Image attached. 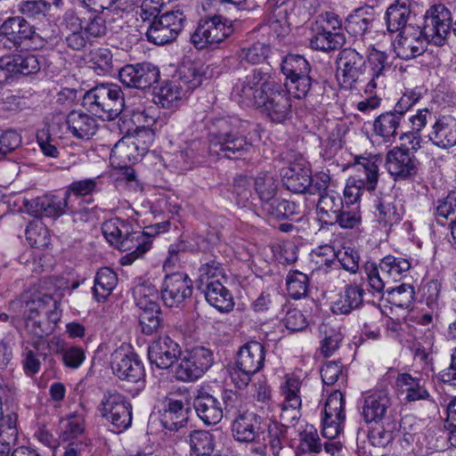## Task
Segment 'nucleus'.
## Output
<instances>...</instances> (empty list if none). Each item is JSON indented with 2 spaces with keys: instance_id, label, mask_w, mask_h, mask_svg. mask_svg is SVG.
I'll use <instances>...</instances> for the list:
<instances>
[{
  "instance_id": "nucleus-15",
  "label": "nucleus",
  "mask_w": 456,
  "mask_h": 456,
  "mask_svg": "<svg viewBox=\"0 0 456 456\" xmlns=\"http://www.w3.org/2000/svg\"><path fill=\"white\" fill-rule=\"evenodd\" d=\"M345 421V397L339 390H335L328 396L322 412V436L334 440L343 432Z\"/></svg>"
},
{
  "instance_id": "nucleus-20",
  "label": "nucleus",
  "mask_w": 456,
  "mask_h": 456,
  "mask_svg": "<svg viewBox=\"0 0 456 456\" xmlns=\"http://www.w3.org/2000/svg\"><path fill=\"white\" fill-rule=\"evenodd\" d=\"M111 368L118 378L131 383L142 381L144 368L136 354L118 349L111 354Z\"/></svg>"
},
{
  "instance_id": "nucleus-3",
  "label": "nucleus",
  "mask_w": 456,
  "mask_h": 456,
  "mask_svg": "<svg viewBox=\"0 0 456 456\" xmlns=\"http://www.w3.org/2000/svg\"><path fill=\"white\" fill-rule=\"evenodd\" d=\"M82 104L92 115L113 120L124 110V94L117 84H101L85 94Z\"/></svg>"
},
{
  "instance_id": "nucleus-62",
  "label": "nucleus",
  "mask_w": 456,
  "mask_h": 456,
  "mask_svg": "<svg viewBox=\"0 0 456 456\" xmlns=\"http://www.w3.org/2000/svg\"><path fill=\"white\" fill-rule=\"evenodd\" d=\"M286 284L289 296L297 299L306 295L309 281L306 274L299 271H292L287 276Z\"/></svg>"
},
{
  "instance_id": "nucleus-43",
  "label": "nucleus",
  "mask_w": 456,
  "mask_h": 456,
  "mask_svg": "<svg viewBox=\"0 0 456 456\" xmlns=\"http://www.w3.org/2000/svg\"><path fill=\"white\" fill-rule=\"evenodd\" d=\"M86 410L82 403L78 409L70 413L61 422V437L69 440L77 437L85 430V416Z\"/></svg>"
},
{
  "instance_id": "nucleus-47",
  "label": "nucleus",
  "mask_w": 456,
  "mask_h": 456,
  "mask_svg": "<svg viewBox=\"0 0 456 456\" xmlns=\"http://www.w3.org/2000/svg\"><path fill=\"white\" fill-rule=\"evenodd\" d=\"M100 185V176L74 181L69 185L65 195L70 205H74V199L77 200L99 191Z\"/></svg>"
},
{
  "instance_id": "nucleus-18",
  "label": "nucleus",
  "mask_w": 456,
  "mask_h": 456,
  "mask_svg": "<svg viewBox=\"0 0 456 456\" xmlns=\"http://www.w3.org/2000/svg\"><path fill=\"white\" fill-rule=\"evenodd\" d=\"M118 77L125 86L144 90L159 80V70L149 62L126 64L119 69Z\"/></svg>"
},
{
  "instance_id": "nucleus-51",
  "label": "nucleus",
  "mask_w": 456,
  "mask_h": 456,
  "mask_svg": "<svg viewBox=\"0 0 456 456\" xmlns=\"http://www.w3.org/2000/svg\"><path fill=\"white\" fill-rule=\"evenodd\" d=\"M373 21L372 15L365 13L362 9H357L348 15L345 28L349 34L362 37L372 27Z\"/></svg>"
},
{
  "instance_id": "nucleus-56",
  "label": "nucleus",
  "mask_w": 456,
  "mask_h": 456,
  "mask_svg": "<svg viewBox=\"0 0 456 456\" xmlns=\"http://www.w3.org/2000/svg\"><path fill=\"white\" fill-rule=\"evenodd\" d=\"M191 450L197 455H209L214 451L213 435L204 430H195L188 439Z\"/></svg>"
},
{
  "instance_id": "nucleus-50",
  "label": "nucleus",
  "mask_w": 456,
  "mask_h": 456,
  "mask_svg": "<svg viewBox=\"0 0 456 456\" xmlns=\"http://www.w3.org/2000/svg\"><path fill=\"white\" fill-rule=\"evenodd\" d=\"M302 380L295 374H287L280 386L281 403L288 404L302 403L300 388Z\"/></svg>"
},
{
  "instance_id": "nucleus-22",
  "label": "nucleus",
  "mask_w": 456,
  "mask_h": 456,
  "mask_svg": "<svg viewBox=\"0 0 456 456\" xmlns=\"http://www.w3.org/2000/svg\"><path fill=\"white\" fill-rule=\"evenodd\" d=\"M28 213L36 216L59 217L65 213V208L77 212L74 205H70L67 197L60 198L55 195H45L27 201Z\"/></svg>"
},
{
  "instance_id": "nucleus-34",
  "label": "nucleus",
  "mask_w": 456,
  "mask_h": 456,
  "mask_svg": "<svg viewBox=\"0 0 456 456\" xmlns=\"http://www.w3.org/2000/svg\"><path fill=\"white\" fill-rule=\"evenodd\" d=\"M265 358L264 346L260 342L250 341L240 348L236 364L257 373L264 366Z\"/></svg>"
},
{
  "instance_id": "nucleus-57",
  "label": "nucleus",
  "mask_w": 456,
  "mask_h": 456,
  "mask_svg": "<svg viewBox=\"0 0 456 456\" xmlns=\"http://www.w3.org/2000/svg\"><path fill=\"white\" fill-rule=\"evenodd\" d=\"M180 82L183 91H192L199 87L203 80V74L194 63H184L179 69Z\"/></svg>"
},
{
  "instance_id": "nucleus-26",
  "label": "nucleus",
  "mask_w": 456,
  "mask_h": 456,
  "mask_svg": "<svg viewBox=\"0 0 456 456\" xmlns=\"http://www.w3.org/2000/svg\"><path fill=\"white\" fill-rule=\"evenodd\" d=\"M394 51L397 57L410 60L419 56L425 49V40L418 28L408 26L398 35L393 43Z\"/></svg>"
},
{
  "instance_id": "nucleus-31",
  "label": "nucleus",
  "mask_w": 456,
  "mask_h": 456,
  "mask_svg": "<svg viewBox=\"0 0 456 456\" xmlns=\"http://www.w3.org/2000/svg\"><path fill=\"white\" fill-rule=\"evenodd\" d=\"M404 118L394 110L378 116L373 122V133L385 142H394L403 134L399 133Z\"/></svg>"
},
{
  "instance_id": "nucleus-55",
  "label": "nucleus",
  "mask_w": 456,
  "mask_h": 456,
  "mask_svg": "<svg viewBox=\"0 0 456 456\" xmlns=\"http://www.w3.org/2000/svg\"><path fill=\"white\" fill-rule=\"evenodd\" d=\"M26 239L34 248H45L50 244L51 236L42 221L34 220L26 228Z\"/></svg>"
},
{
  "instance_id": "nucleus-64",
  "label": "nucleus",
  "mask_w": 456,
  "mask_h": 456,
  "mask_svg": "<svg viewBox=\"0 0 456 456\" xmlns=\"http://www.w3.org/2000/svg\"><path fill=\"white\" fill-rule=\"evenodd\" d=\"M288 94H292L297 99L305 98L309 93L312 86V78L309 74H305L291 78L285 79L284 84H281Z\"/></svg>"
},
{
  "instance_id": "nucleus-21",
  "label": "nucleus",
  "mask_w": 456,
  "mask_h": 456,
  "mask_svg": "<svg viewBox=\"0 0 456 456\" xmlns=\"http://www.w3.org/2000/svg\"><path fill=\"white\" fill-rule=\"evenodd\" d=\"M386 168L395 179H406L418 172V160L407 148L395 147L386 158Z\"/></svg>"
},
{
  "instance_id": "nucleus-5",
  "label": "nucleus",
  "mask_w": 456,
  "mask_h": 456,
  "mask_svg": "<svg viewBox=\"0 0 456 456\" xmlns=\"http://www.w3.org/2000/svg\"><path fill=\"white\" fill-rule=\"evenodd\" d=\"M381 162L382 159L379 155L356 157L354 167L358 175L347 180L344 190V197L347 204L355 203L364 190L371 191L376 189Z\"/></svg>"
},
{
  "instance_id": "nucleus-41",
  "label": "nucleus",
  "mask_w": 456,
  "mask_h": 456,
  "mask_svg": "<svg viewBox=\"0 0 456 456\" xmlns=\"http://www.w3.org/2000/svg\"><path fill=\"white\" fill-rule=\"evenodd\" d=\"M432 112L428 108L419 109L415 114L409 118L411 124V131L404 133L400 136V140L407 137H411V149L417 151L420 148V132L427 126L428 121L431 119Z\"/></svg>"
},
{
  "instance_id": "nucleus-4",
  "label": "nucleus",
  "mask_w": 456,
  "mask_h": 456,
  "mask_svg": "<svg viewBox=\"0 0 456 456\" xmlns=\"http://www.w3.org/2000/svg\"><path fill=\"white\" fill-rule=\"evenodd\" d=\"M24 315L27 330L37 338H43L48 333L41 316L45 315L53 324L61 318L57 300L50 294L42 292L34 293L26 300Z\"/></svg>"
},
{
  "instance_id": "nucleus-12",
  "label": "nucleus",
  "mask_w": 456,
  "mask_h": 456,
  "mask_svg": "<svg viewBox=\"0 0 456 456\" xmlns=\"http://www.w3.org/2000/svg\"><path fill=\"white\" fill-rule=\"evenodd\" d=\"M365 60L352 48L343 49L338 57L337 80L344 89H354L366 77Z\"/></svg>"
},
{
  "instance_id": "nucleus-27",
  "label": "nucleus",
  "mask_w": 456,
  "mask_h": 456,
  "mask_svg": "<svg viewBox=\"0 0 456 456\" xmlns=\"http://www.w3.org/2000/svg\"><path fill=\"white\" fill-rule=\"evenodd\" d=\"M362 281V279L361 280ZM365 289L362 281H353L346 284L335 300L331 302V312L335 314H348L363 303Z\"/></svg>"
},
{
  "instance_id": "nucleus-61",
  "label": "nucleus",
  "mask_w": 456,
  "mask_h": 456,
  "mask_svg": "<svg viewBox=\"0 0 456 456\" xmlns=\"http://www.w3.org/2000/svg\"><path fill=\"white\" fill-rule=\"evenodd\" d=\"M51 4L45 0H22L17 4V11L28 19H40L50 11Z\"/></svg>"
},
{
  "instance_id": "nucleus-23",
  "label": "nucleus",
  "mask_w": 456,
  "mask_h": 456,
  "mask_svg": "<svg viewBox=\"0 0 456 456\" xmlns=\"http://www.w3.org/2000/svg\"><path fill=\"white\" fill-rule=\"evenodd\" d=\"M362 416L366 423L381 421L391 406V398L386 389H373L363 394Z\"/></svg>"
},
{
  "instance_id": "nucleus-8",
  "label": "nucleus",
  "mask_w": 456,
  "mask_h": 456,
  "mask_svg": "<svg viewBox=\"0 0 456 456\" xmlns=\"http://www.w3.org/2000/svg\"><path fill=\"white\" fill-rule=\"evenodd\" d=\"M272 79L271 75L261 69H254L234 82L231 96L241 106L257 107L266 90L265 85Z\"/></svg>"
},
{
  "instance_id": "nucleus-59",
  "label": "nucleus",
  "mask_w": 456,
  "mask_h": 456,
  "mask_svg": "<svg viewBox=\"0 0 456 456\" xmlns=\"http://www.w3.org/2000/svg\"><path fill=\"white\" fill-rule=\"evenodd\" d=\"M387 301L401 308H407L414 299L415 291L412 286L409 284H401L395 288L388 289Z\"/></svg>"
},
{
  "instance_id": "nucleus-45",
  "label": "nucleus",
  "mask_w": 456,
  "mask_h": 456,
  "mask_svg": "<svg viewBox=\"0 0 456 456\" xmlns=\"http://www.w3.org/2000/svg\"><path fill=\"white\" fill-rule=\"evenodd\" d=\"M187 405L180 399H168V405L164 413V426L168 429H177L187 419Z\"/></svg>"
},
{
  "instance_id": "nucleus-6",
  "label": "nucleus",
  "mask_w": 456,
  "mask_h": 456,
  "mask_svg": "<svg viewBox=\"0 0 456 456\" xmlns=\"http://www.w3.org/2000/svg\"><path fill=\"white\" fill-rule=\"evenodd\" d=\"M233 32L232 23L221 15L201 19L191 35V42L197 49L216 48Z\"/></svg>"
},
{
  "instance_id": "nucleus-7",
  "label": "nucleus",
  "mask_w": 456,
  "mask_h": 456,
  "mask_svg": "<svg viewBox=\"0 0 456 456\" xmlns=\"http://www.w3.org/2000/svg\"><path fill=\"white\" fill-rule=\"evenodd\" d=\"M268 420L263 419L252 411H243L239 414L232 424V436L240 443H265L264 447L256 449V452L263 456L267 454L269 450L267 438Z\"/></svg>"
},
{
  "instance_id": "nucleus-9",
  "label": "nucleus",
  "mask_w": 456,
  "mask_h": 456,
  "mask_svg": "<svg viewBox=\"0 0 456 456\" xmlns=\"http://www.w3.org/2000/svg\"><path fill=\"white\" fill-rule=\"evenodd\" d=\"M213 363L212 352L203 346H196L180 353L174 369L176 379L191 382L200 378Z\"/></svg>"
},
{
  "instance_id": "nucleus-17",
  "label": "nucleus",
  "mask_w": 456,
  "mask_h": 456,
  "mask_svg": "<svg viewBox=\"0 0 456 456\" xmlns=\"http://www.w3.org/2000/svg\"><path fill=\"white\" fill-rule=\"evenodd\" d=\"M192 295V281L186 273L167 274L161 287V298L167 307H179Z\"/></svg>"
},
{
  "instance_id": "nucleus-33",
  "label": "nucleus",
  "mask_w": 456,
  "mask_h": 456,
  "mask_svg": "<svg viewBox=\"0 0 456 456\" xmlns=\"http://www.w3.org/2000/svg\"><path fill=\"white\" fill-rule=\"evenodd\" d=\"M425 383L423 379L409 373L399 374L395 381L399 394L404 395L407 402L428 400L430 397Z\"/></svg>"
},
{
  "instance_id": "nucleus-39",
  "label": "nucleus",
  "mask_w": 456,
  "mask_h": 456,
  "mask_svg": "<svg viewBox=\"0 0 456 456\" xmlns=\"http://www.w3.org/2000/svg\"><path fill=\"white\" fill-rule=\"evenodd\" d=\"M185 95L182 85L174 81L163 83L158 89H155L154 101L161 104L163 108H176Z\"/></svg>"
},
{
  "instance_id": "nucleus-32",
  "label": "nucleus",
  "mask_w": 456,
  "mask_h": 456,
  "mask_svg": "<svg viewBox=\"0 0 456 456\" xmlns=\"http://www.w3.org/2000/svg\"><path fill=\"white\" fill-rule=\"evenodd\" d=\"M69 132L78 140L87 141L94 136L98 131L99 124L92 116L73 110L66 118Z\"/></svg>"
},
{
  "instance_id": "nucleus-19",
  "label": "nucleus",
  "mask_w": 456,
  "mask_h": 456,
  "mask_svg": "<svg viewBox=\"0 0 456 456\" xmlns=\"http://www.w3.org/2000/svg\"><path fill=\"white\" fill-rule=\"evenodd\" d=\"M281 176L283 184L294 193L307 192L314 181L308 164L302 157L283 167L281 169Z\"/></svg>"
},
{
  "instance_id": "nucleus-44",
  "label": "nucleus",
  "mask_w": 456,
  "mask_h": 456,
  "mask_svg": "<svg viewBox=\"0 0 456 456\" xmlns=\"http://www.w3.org/2000/svg\"><path fill=\"white\" fill-rule=\"evenodd\" d=\"M262 209L274 219L291 218L299 213V207L296 203L275 197L263 204Z\"/></svg>"
},
{
  "instance_id": "nucleus-36",
  "label": "nucleus",
  "mask_w": 456,
  "mask_h": 456,
  "mask_svg": "<svg viewBox=\"0 0 456 456\" xmlns=\"http://www.w3.org/2000/svg\"><path fill=\"white\" fill-rule=\"evenodd\" d=\"M0 34L18 45L27 39H32L36 32L24 18L15 16L4 20L0 27Z\"/></svg>"
},
{
  "instance_id": "nucleus-52",
  "label": "nucleus",
  "mask_w": 456,
  "mask_h": 456,
  "mask_svg": "<svg viewBox=\"0 0 456 456\" xmlns=\"http://www.w3.org/2000/svg\"><path fill=\"white\" fill-rule=\"evenodd\" d=\"M281 69L285 76V79L291 78L297 76L310 74L311 67L309 62L301 55L289 54L287 55L281 64Z\"/></svg>"
},
{
  "instance_id": "nucleus-58",
  "label": "nucleus",
  "mask_w": 456,
  "mask_h": 456,
  "mask_svg": "<svg viewBox=\"0 0 456 456\" xmlns=\"http://www.w3.org/2000/svg\"><path fill=\"white\" fill-rule=\"evenodd\" d=\"M255 191L262 205L272 200L277 191V182L274 176L269 173L259 174L255 179Z\"/></svg>"
},
{
  "instance_id": "nucleus-10",
  "label": "nucleus",
  "mask_w": 456,
  "mask_h": 456,
  "mask_svg": "<svg viewBox=\"0 0 456 456\" xmlns=\"http://www.w3.org/2000/svg\"><path fill=\"white\" fill-rule=\"evenodd\" d=\"M265 86L266 90L256 108L273 122L283 123L292 112L290 96L284 86L273 77L271 83Z\"/></svg>"
},
{
  "instance_id": "nucleus-38",
  "label": "nucleus",
  "mask_w": 456,
  "mask_h": 456,
  "mask_svg": "<svg viewBox=\"0 0 456 456\" xmlns=\"http://www.w3.org/2000/svg\"><path fill=\"white\" fill-rule=\"evenodd\" d=\"M343 208V200L338 192L330 191L320 196L317 211L324 224H329Z\"/></svg>"
},
{
  "instance_id": "nucleus-16",
  "label": "nucleus",
  "mask_w": 456,
  "mask_h": 456,
  "mask_svg": "<svg viewBox=\"0 0 456 456\" xmlns=\"http://www.w3.org/2000/svg\"><path fill=\"white\" fill-rule=\"evenodd\" d=\"M452 13L442 4L432 5L425 14L424 34L436 45H444L452 28Z\"/></svg>"
},
{
  "instance_id": "nucleus-37",
  "label": "nucleus",
  "mask_w": 456,
  "mask_h": 456,
  "mask_svg": "<svg viewBox=\"0 0 456 456\" xmlns=\"http://www.w3.org/2000/svg\"><path fill=\"white\" fill-rule=\"evenodd\" d=\"M378 221L384 227H392L401 222L403 212L402 206L397 204L390 194H385L378 198L376 203Z\"/></svg>"
},
{
  "instance_id": "nucleus-53",
  "label": "nucleus",
  "mask_w": 456,
  "mask_h": 456,
  "mask_svg": "<svg viewBox=\"0 0 456 456\" xmlns=\"http://www.w3.org/2000/svg\"><path fill=\"white\" fill-rule=\"evenodd\" d=\"M344 41L342 34L323 29L311 38L310 45L313 49L329 52L341 47Z\"/></svg>"
},
{
  "instance_id": "nucleus-60",
  "label": "nucleus",
  "mask_w": 456,
  "mask_h": 456,
  "mask_svg": "<svg viewBox=\"0 0 456 456\" xmlns=\"http://www.w3.org/2000/svg\"><path fill=\"white\" fill-rule=\"evenodd\" d=\"M12 62L13 74L15 77L19 74L25 76L37 73L40 69V65L37 58L29 53L16 54L10 56Z\"/></svg>"
},
{
  "instance_id": "nucleus-42",
  "label": "nucleus",
  "mask_w": 456,
  "mask_h": 456,
  "mask_svg": "<svg viewBox=\"0 0 456 456\" xmlns=\"http://www.w3.org/2000/svg\"><path fill=\"white\" fill-rule=\"evenodd\" d=\"M118 276L116 273L109 268L100 269L94 279V294L98 301L106 299L116 288Z\"/></svg>"
},
{
  "instance_id": "nucleus-49",
  "label": "nucleus",
  "mask_w": 456,
  "mask_h": 456,
  "mask_svg": "<svg viewBox=\"0 0 456 456\" xmlns=\"http://www.w3.org/2000/svg\"><path fill=\"white\" fill-rule=\"evenodd\" d=\"M146 37L150 42L161 45L172 42L178 35L158 18L151 21L147 29Z\"/></svg>"
},
{
  "instance_id": "nucleus-29",
  "label": "nucleus",
  "mask_w": 456,
  "mask_h": 456,
  "mask_svg": "<svg viewBox=\"0 0 456 456\" xmlns=\"http://www.w3.org/2000/svg\"><path fill=\"white\" fill-rule=\"evenodd\" d=\"M35 351L28 346H25L22 351V363L23 368L27 374H36L40 370V361L38 356L45 357L48 354V349L55 346L57 351L63 349V341L60 338L53 337L48 342L42 338L35 340L32 344Z\"/></svg>"
},
{
  "instance_id": "nucleus-1",
  "label": "nucleus",
  "mask_w": 456,
  "mask_h": 456,
  "mask_svg": "<svg viewBox=\"0 0 456 456\" xmlns=\"http://www.w3.org/2000/svg\"><path fill=\"white\" fill-rule=\"evenodd\" d=\"M161 224L148 226L142 232L134 231L132 224L121 217L105 221L102 232L107 241L126 254L120 259L122 265H130L151 248V238L160 232Z\"/></svg>"
},
{
  "instance_id": "nucleus-48",
  "label": "nucleus",
  "mask_w": 456,
  "mask_h": 456,
  "mask_svg": "<svg viewBox=\"0 0 456 456\" xmlns=\"http://www.w3.org/2000/svg\"><path fill=\"white\" fill-rule=\"evenodd\" d=\"M310 261L315 270L333 271L336 262V250L328 244L319 246L312 250Z\"/></svg>"
},
{
  "instance_id": "nucleus-63",
  "label": "nucleus",
  "mask_w": 456,
  "mask_h": 456,
  "mask_svg": "<svg viewBox=\"0 0 456 456\" xmlns=\"http://www.w3.org/2000/svg\"><path fill=\"white\" fill-rule=\"evenodd\" d=\"M427 90L421 86L407 88L394 107V110L403 116L426 94Z\"/></svg>"
},
{
  "instance_id": "nucleus-30",
  "label": "nucleus",
  "mask_w": 456,
  "mask_h": 456,
  "mask_svg": "<svg viewBox=\"0 0 456 456\" xmlns=\"http://www.w3.org/2000/svg\"><path fill=\"white\" fill-rule=\"evenodd\" d=\"M193 406L198 417L208 426L219 423L224 417V409L220 402L207 392L198 393Z\"/></svg>"
},
{
  "instance_id": "nucleus-40",
  "label": "nucleus",
  "mask_w": 456,
  "mask_h": 456,
  "mask_svg": "<svg viewBox=\"0 0 456 456\" xmlns=\"http://www.w3.org/2000/svg\"><path fill=\"white\" fill-rule=\"evenodd\" d=\"M410 15V10L405 4L398 1L392 4L385 13L387 29L390 33L401 32L406 26Z\"/></svg>"
},
{
  "instance_id": "nucleus-54",
  "label": "nucleus",
  "mask_w": 456,
  "mask_h": 456,
  "mask_svg": "<svg viewBox=\"0 0 456 456\" xmlns=\"http://www.w3.org/2000/svg\"><path fill=\"white\" fill-rule=\"evenodd\" d=\"M139 324L142 333L151 335L157 332L162 324L160 306L139 308Z\"/></svg>"
},
{
  "instance_id": "nucleus-2",
  "label": "nucleus",
  "mask_w": 456,
  "mask_h": 456,
  "mask_svg": "<svg viewBox=\"0 0 456 456\" xmlns=\"http://www.w3.org/2000/svg\"><path fill=\"white\" fill-rule=\"evenodd\" d=\"M247 122L238 118H217L209 128V152L227 159H237L248 151L251 143L247 142L243 127Z\"/></svg>"
},
{
  "instance_id": "nucleus-11",
  "label": "nucleus",
  "mask_w": 456,
  "mask_h": 456,
  "mask_svg": "<svg viewBox=\"0 0 456 456\" xmlns=\"http://www.w3.org/2000/svg\"><path fill=\"white\" fill-rule=\"evenodd\" d=\"M411 268L408 259L388 255L384 256L379 265L373 262H367L364 265V272L366 273L370 287L376 292H382L386 286V281L380 275H387L388 278L396 281L401 279Z\"/></svg>"
},
{
  "instance_id": "nucleus-25",
  "label": "nucleus",
  "mask_w": 456,
  "mask_h": 456,
  "mask_svg": "<svg viewBox=\"0 0 456 456\" xmlns=\"http://www.w3.org/2000/svg\"><path fill=\"white\" fill-rule=\"evenodd\" d=\"M367 63L369 81L365 92L371 94L375 90L383 91L386 87L385 73L390 69L387 54L373 48L367 56Z\"/></svg>"
},
{
  "instance_id": "nucleus-46",
  "label": "nucleus",
  "mask_w": 456,
  "mask_h": 456,
  "mask_svg": "<svg viewBox=\"0 0 456 456\" xmlns=\"http://www.w3.org/2000/svg\"><path fill=\"white\" fill-rule=\"evenodd\" d=\"M133 295L138 308L159 306V291L150 281H142L135 284Z\"/></svg>"
},
{
  "instance_id": "nucleus-14",
  "label": "nucleus",
  "mask_w": 456,
  "mask_h": 456,
  "mask_svg": "<svg viewBox=\"0 0 456 456\" xmlns=\"http://www.w3.org/2000/svg\"><path fill=\"white\" fill-rule=\"evenodd\" d=\"M101 416L112 425L113 431L120 433L132 423V406L118 393H106L100 405Z\"/></svg>"
},
{
  "instance_id": "nucleus-13",
  "label": "nucleus",
  "mask_w": 456,
  "mask_h": 456,
  "mask_svg": "<svg viewBox=\"0 0 456 456\" xmlns=\"http://www.w3.org/2000/svg\"><path fill=\"white\" fill-rule=\"evenodd\" d=\"M279 408L281 422L269 419L268 424L265 425L267 427L269 451L273 456H279L280 452L283 448L287 428L289 426H294L301 416V403L295 405L281 403Z\"/></svg>"
},
{
  "instance_id": "nucleus-28",
  "label": "nucleus",
  "mask_w": 456,
  "mask_h": 456,
  "mask_svg": "<svg viewBox=\"0 0 456 456\" xmlns=\"http://www.w3.org/2000/svg\"><path fill=\"white\" fill-rule=\"evenodd\" d=\"M433 145L447 150L456 145V118L451 115L439 116L428 134Z\"/></svg>"
},
{
  "instance_id": "nucleus-35",
  "label": "nucleus",
  "mask_w": 456,
  "mask_h": 456,
  "mask_svg": "<svg viewBox=\"0 0 456 456\" xmlns=\"http://www.w3.org/2000/svg\"><path fill=\"white\" fill-rule=\"evenodd\" d=\"M204 294L208 303L221 313L231 312L234 307L233 297L221 281L208 282Z\"/></svg>"
},
{
  "instance_id": "nucleus-24",
  "label": "nucleus",
  "mask_w": 456,
  "mask_h": 456,
  "mask_svg": "<svg viewBox=\"0 0 456 456\" xmlns=\"http://www.w3.org/2000/svg\"><path fill=\"white\" fill-rule=\"evenodd\" d=\"M181 353L178 343L168 336L154 340L148 348V358L151 365L159 369H168Z\"/></svg>"
}]
</instances>
